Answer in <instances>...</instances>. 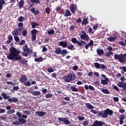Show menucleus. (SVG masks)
Instances as JSON below:
<instances>
[{
	"mask_svg": "<svg viewBox=\"0 0 126 126\" xmlns=\"http://www.w3.org/2000/svg\"><path fill=\"white\" fill-rule=\"evenodd\" d=\"M55 33V31L53 29H51L50 31L47 32L48 35H52Z\"/></svg>",
	"mask_w": 126,
	"mask_h": 126,
	"instance_id": "43",
	"label": "nucleus"
},
{
	"mask_svg": "<svg viewBox=\"0 0 126 126\" xmlns=\"http://www.w3.org/2000/svg\"><path fill=\"white\" fill-rule=\"evenodd\" d=\"M85 106L88 109H90V110H93L94 109V106L90 103H85Z\"/></svg>",
	"mask_w": 126,
	"mask_h": 126,
	"instance_id": "23",
	"label": "nucleus"
},
{
	"mask_svg": "<svg viewBox=\"0 0 126 126\" xmlns=\"http://www.w3.org/2000/svg\"><path fill=\"white\" fill-rule=\"evenodd\" d=\"M117 86L120 88H123V90L126 91V83L123 82H119Z\"/></svg>",
	"mask_w": 126,
	"mask_h": 126,
	"instance_id": "15",
	"label": "nucleus"
},
{
	"mask_svg": "<svg viewBox=\"0 0 126 126\" xmlns=\"http://www.w3.org/2000/svg\"><path fill=\"white\" fill-rule=\"evenodd\" d=\"M120 69H122L124 72H126V66H121L120 67Z\"/></svg>",
	"mask_w": 126,
	"mask_h": 126,
	"instance_id": "50",
	"label": "nucleus"
},
{
	"mask_svg": "<svg viewBox=\"0 0 126 126\" xmlns=\"http://www.w3.org/2000/svg\"><path fill=\"white\" fill-rule=\"evenodd\" d=\"M21 32H20L16 29H14V31L12 32V34L13 36H20Z\"/></svg>",
	"mask_w": 126,
	"mask_h": 126,
	"instance_id": "17",
	"label": "nucleus"
},
{
	"mask_svg": "<svg viewBox=\"0 0 126 126\" xmlns=\"http://www.w3.org/2000/svg\"><path fill=\"white\" fill-rule=\"evenodd\" d=\"M93 30L92 29V28L90 27L88 30L89 33H90V34H91V33L92 34H93L94 32H93Z\"/></svg>",
	"mask_w": 126,
	"mask_h": 126,
	"instance_id": "56",
	"label": "nucleus"
},
{
	"mask_svg": "<svg viewBox=\"0 0 126 126\" xmlns=\"http://www.w3.org/2000/svg\"><path fill=\"white\" fill-rule=\"evenodd\" d=\"M5 4V1L4 0H0V5H4Z\"/></svg>",
	"mask_w": 126,
	"mask_h": 126,
	"instance_id": "53",
	"label": "nucleus"
},
{
	"mask_svg": "<svg viewBox=\"0 0 126 126\" xmlns=\"http://www.w3.org/2000/svg\"><path fill=\"white\" fill-rule=\"evenodd\" d=\"M96 53L98 55V56H103V55H104V50H103V49H101V48H98L96 50Z\"/></svg>",
	"mask_w": 126,
	"mask_h": 126,
	"instance_id": "19",
	"label": "nucleus"
},
{
	"mask_svg": "<svg viewBox=\"0 0 126 126\" xmlns=\"http://www.w3.org/2000/svg\"><path fill=\"white\" fill-rule=\"evenodd\" d=\"M58 121L60 122H63V123H64L65 125H69L70 124V121L68 120V118H61L59 117L58 118Z\"/></svg>",
	"mask_w": 126,
	"mask_h": 126,
	"instance_id": "11",
	"label": "nucleus"
},
{
	"mask_svg": "<svg viewBox=\"0 0 126 126\" xmlns=\"http://www.w3.org/2000/svg\"><path fill=\"white\" fill-rule=\"evenodd\" d=\"M27 118H28V116H27V115L25 114H23L22 115V118H19L18 120L20 123H21V124H22V125H24V124L26 123V119H27Z\"/></svg>",
	"mask_w": 126,
	"mask_h": 126,
	"instance_id": "13",
	"label": "nucleus"
},
{
	"mask_svg": "<svg viewBox=\"0 0 126 126\" xmlns=\"http://www.w3.org/2000/svg\"><path fill=\"white\" fill-rule=\"evenodd\" d=\"M76 22L77 23H81V22H82V20H81V19L80 18H78L76 20Z\"/></svg>",
	"mask_w": 126,
	"mask_h": 126,
	"instance_id": "54",
	"label": "nucleus"
},
{
	"mask_svg": "<svg viewBox=\"0 0 126 126\" xmlns=\"http://www.w3.org/2000/svg\"><path fill=\"white\" fill-rule=\"evenodd\" d=\"M16 115L19 118H21V117L22 116L21 113L18 111L17 112Z\"/></svg>",
	"mask_w": 126,
	"mask_h": 126,
	"instance_id": "61",
	"label": "nucleus"
},
{
	"mask_svg": "<svg viewBox=\"0 0 126 126\" xmlns=\"http://www.w3.org/2000/svg\"><path fill=\"white\" fill-rule=\"evenodd\" d=\"M1 96H2L3 99H8V102H14V103H17V102H18V99H17V98L16 97H13V98H9V96H7L6 95V94L5 93H2L1 94Z\"/></svg>",
	"mask_w": 126,
	"mask_h": 126,
	"instance_id": "7",
	"label": "nucleus"
},
{
	"mask_svg": "<svg viewBox=\"0 0 126 126\" xmlns=\"http://www.w3.org/2000/svg\"><path fill=\"white\" fill-rule=\"evenodd\" d=\"M100 90L104 94H110V92L107 89L101 88Z\"/></svg>",
	"mask_w": 126,
	"mask_h": 126,
	"instance_id": "31",
	"label": "nucleus"
},
{
	"mask_svg": "<svg viewBox=\"0 0 126 126\" xmlns=\"http://www.w3.org/2000/svg\"><path fill=\"white\" fill-rule=\"evenodd\" d=\"M9 51L10 53L7 56V58L8 60H11L12 61H20V63L23 64L26 63L27 62L26 60L22 59L21 56L19 55L21 54V51H20V50H17L15 47L11 46Z\"/></svg>",
	"mask_w": 126,
	"mask_h": 126,
	"instance_id": "1",
	"label": "nucleus"
},
{
	"mask_svg": "<svg viewBox=\"0 0 126 126\" xmlns=\"http://www.w3.org/2000/svg\"><path fill=\"white\" fill-rule=\"evenodd\" d=\"M89 22H88V20L87 18H84L82 22V25H87L89 24Z\"/></svg>",
	"mask_w": 126,
	"mask_h": 126,
	"instance_id": "29",
	"label": "nucleus"
},
{
	"mask_svg": "<svg viewBox=\"0 0 126 126\" xmlns=\"http://www.w3.org/2000/svg\"><path fill=\"white\" fill-rule=\"evenodd\" d=\"M45 12H46L47 14H50L51 12V9L50 8V7H47L46 8Z\"/></svg>",
	"mask_w": 126,
	"mask_h": 126,
	"instance_id": "41",
	"label": "nucleus"
},
{
	"mask_svg": "<svg viewBox=\"0 0 126 126\" xmlns=\"http://www.w3.org/2000/svg\"><path fill=\"white\" fill-rule=\"evenodd\" d=\"M114 60H117L119 63H123L126 62V53L124 54H117L114 55Z\"/></svg>",
	"mask_w": 126,
	"mask_h": 126,
	"instance_id": "4",
	"label": "nucleus"
},
{
	"mask_svg": "<svg viewBox=\"0 0 126 126\" xmlns=\"http://www.w3.org/2000/svg\"><path fill=\"white\" fill-rule=\"evenodd\" d=\"M106 123L104 121H98L97 120L94 121L92 126H105Z\"/></svg>",
	"mask_w": 126,
	"mask_h": 126,
	"instance_id": "12",
	"label": "nucleus"
},
{
	"mask_svg": "<svg viewBox=\"0 0 126 126\" xmlns=\"http://www.w3.org/2000/svg\"><path fill=\"white\" fill-rule=\"evenodd\" d=\"M24 51L22 53L23 57H28V55H31L33 53L32 50L28 48V45L27 44H25L23 47Z\"/></svg>",
	"mask_w": 126,
	"mask_h": 126,
	"instance_id": "5",
	"label": "nucleus"
},
{
	"mask_svg": "<svg viewBox=\"0 0 126 126\" xmlns=\"http://www.w3.org/2000/svg\"><path fill=\"white\" fill-rule=\"evenodd\" d=\"M3 113H5V109L0 108V114H2Z\"/></svg>",
	"mask_w": 126,
	"mask_h": 126,
	"instance_id": "60",
	"label": "nucleus"
},
{
	"mask_svg": "<svg viewBox=\"0 0 126 126\" xmlns=\"http://www.w3.org/2000/svg\"><path fill=\"white\" fill-rule=\"evenodd\" d=\"M70 89L73 92H78V89L76 88L74 86H70Z\"/></svg>",
	"mask_w": 126,
	"mask_h": 126,
	"instance_id": "34",
	"label": "nucleus"
},
{
	"mask_svg": "<svg viewBox=\"0 0 126 126\" xmlns=\"http://www.w3.org/2000/svg\"><path fill=\"white\" fill-rule=\"evenodd\" d=\"M31 93L33 96H39V95H41V92L40 91H33Z\"/></svg>",
	"mask_w": 126,
	"mask_h": 126,
	"instance_id": "28",
	"label": "nucleus"
},
{
	"mask_svg": "<svg viewBox=\"0 0 126 126\" xmlns=\"http://www.w3.org/2000/svg\"><path fill=\"white\" fill-rule=\"evenodd\" d=\"M7 39L8 40L6 42V44H10V43H11V41L13 40V37H12L11 34H9L8 35Z\"/></svg>",
	"mask_w": 126,
	"mask_h": 126,
	"instance_id": "20",
	"label": "nucleus"
},
{
	"mask_svg": "<svg viewBox=\"0 0 126 126\" xmlns=\"http://www.w3.org/2000/svg\"><path fill=\"white\" fill-rule=\"evenodd\" d=\"M101 82L103 85H107L108 82L105 80H103V78H101Z\"/></svg>",
	"mask_w": 126,
	"mask_h": 126,
	"instance_id": "39",
	"label": "nucleus"
},
{
	"mask_svg": "<svg viewBox=\"0 0 126 126\" xmlns=\"http://www.w3.org/2000/svg\"><path fill=\"white\" fill-rule=\"evenodd\" d=\"M59 45L63 48H66L67 47V43L66 42L61 41L59 42Z\"/></svg>",
	"mask_w": 126,
	"mask_h": 126,
	"instance_id": "22",
	"label": "nucleus"
},
{
	"mask_svg": "<svg viewBox=\"0 0 126 126\" xmlns=\"http://www.w3.org/2000/svg\"><path fill=\"white\" fill-rule=\"evenodd\" d=\"M79 121H83L85 118L84 117H82V116H79L78 117Z\"/></svg>",
	"mask_w": 126,
	"mask_h": 126,
	"instance_id": "59",
	"label": "nucleus"
},
{
	"mask_svg": "<svg viewBox=\"0 0 126 126\" xmlns=\"http://www.w3.org/2000/svg\"><path fill=\"white\" fill-rule=\"evenodd\" d=\"M113 100L115 102H119V97H113Z\"/></svg>",
	"mask_w": 126,
	"mask_h": 126,
	"instance_id": "62",
	"label": "nucleus"
},
{
	"mask_svg": "<svg viewBox=\"0 0 126 126\" xmlns=\"http://www.w3.org/2000/svg\"><path fill=\"white\" fill-rule=\"evenodd\" d=\"M94 66L95 68H98V69H101V64L98 63H94Z\"/></svg>",
	"mask_w": 126,
	"mask_h": 126,
	"instance_id": "35",
	"label": "nucleus"
},
{
	"mask_svg": "<svg viewBox=\"0 0 126 126\" xmlns=\"http://www.w3.org/2000/svg\"><path fill=\"white\" fill-rule=\"evenodd\" d=\"M113 113V110L108 108L104 111H99L98 113V115L101 116L102 118H103V119H107L108 116L109 115L111 117Z\"/></svg>",
	"mask_w": 126,
	"mask_h": 126,
	"instance_id": "3",
	"label": "nucleus"
},
{
	"mask_svg": "<svg viewBox=\"0 0 126 126\" xmlns=\"http://www.w3.org/2000/svg\"><path fill=\"white\" fill-rule=\"evenodd\" d=\"M113 89L114 90H116V91H120V89H119V88L117 86L113 85L112 86Z\"/></svg>",
	"mask_w": 126,
	"mask_h": 126,
	"instance_id": "51",
	"label": "nucleus"
},
{
	"mask_svg": "<svg viewBox=\"0 0 126 126\" xmlns=\"http://www.w3.org/2000/svg\"><path fill=\"white\" fill-rule=\"evenodd\" d=\"M119 120H125V115L122 114L119 117Z\"/></svg>",
	"mask_w": 126,
	"mask_h": 126,
	"instance_id": "58",
	"label": "nucleus"
},
{
	"mask_svg": "<svg viewBox=\"0 0 126 126\" xmlns=\"http://www.w3.org/2000/svg\"><path fill=\"white\" fill-rule=\"evenodd\" d=\"M24 4H25V1L24 0H20V1L19 2V8H22V7L24 6Z\"/></svg>",
	"mask_w": 126,
	"mask_h": 126,
	"instance_id": "21",
	"label": "nucleus"
},
{
	"mask_svg": "<svg viewBox=\"0 0 126 126\" xmlns=\"http://www.w3.org/2000/svg\"><path fill=\"white\" fill-rule=\"evenodd\" d=\"M67 49H68V50H71V51H73V50H74L73 49V48H74V46L72 44L67 46Z\"/></svg>",
	"mask_w": 126,
	"mask_h": 126,
	"instance_id": "42",
	"label": "nucleus"
},
{
	"mask_svg": "<svg viewBox=\"0 0 126 126\" xmlns=\"http://www.w3.org/2000/svg\"><path fill=\"white\" fill-rule=\"evenodd\" d=\"M100 69H107V66L104 64H101Z\"/></svg>",
	"mask_w": 126,
	"mask_h": 126,
	"instance_id": "46",
	"label": "nucleus"
},
{
	"mask_svg": "<svg viewBox=\"0 0 126 126\" xmlns=\"http://www.w3.org/2000/svg\"><path fill=\"white\" fill-rule=\"evenodd\" d=\"M94 44V42L93 40H91L89 43L88 44V45H90V46H93V44Z\"/></svg>",
	"mask_w": 126,
	"mask_h": 126,
	"instance_id": "55",
	"label": "nucleus"
},
{
	"mask_svg": "<svg viewBox=\"0 0 126 126\" xmlns=\"http://www.w3.org/2000/svg\"><path fill=\"white\" fill-rule=\"evenodd\" d=\"M13 90H14V91H17L18 90H19V87L18 86H15L13 88Z\"/></svg>",
	"mask_w": 126,
	"mask_h": 126,
	"instance_id": "57",
	"label": "nucleus"
},
{
	"mask_svg": "<svg viewBox=\"0 0 126 126\" xmlns=\"http://www.w3.org/2000/svg\"><path fill=\"white\" fill-rule=\"evenodd\" d=\"M78 69V66L74 65L73 66V70H77Z\"/></svg>",
	"mask_w": 126,
	"mask_h": 126,
	"instance_id": "63",
	"label": "nucleus"
},
{
	"mask_svg": "<svg viewBox=\"0 0 126 126\" xmlns=\"http://www.w3.org/2000/svg\"><path fill=\"white\" fill-rule=\"evenodd\" d=\"M13 37L15 41L17 42V43H18V42H19L20 40V38H19V37H18V35L13 36Z\"/></svg>",
	"mask_w": 126,
	"mask_h": 126,
	"instance_id": "38",
	"label": "nucleus"
},
{
	"mask_svg": "<svg viewBox=\"0 0 126 126\" xmlns=\"http://www.w3.org/2000/svg\"><path fill=\"white\" fill-rule=\"evenodd\" d=\"M23 114H25V115H27V116H29L30 115L31 112L30 111H27V110H24L23 111Z\"/></svg>",
	"mask_w": 126,
	"mask_h": 126,
	"instance_id": "45",
	"label": "nucleus"
},
{
	"mask_svg": "<svg viewBox=\"0 0 126 126\" xmlns=\"http://www.w3.org/2000/svg\"><path fill=\"white\" fill-rule=\"evenodd\" d=\"M26 43V41L24 39H22L21 41H20L18 43V45L20 46H23V45H25V43Z\"/></svg>",
	"mask_w": 126,
	"mask_h": 126,
	"instance_id": "36",
	"label": "nucleus"
},
{
	"mask_svg": "<svg viewBox=\"0 0 126 126\" xmlns=\"http://www.w3.org/2000/svg\"><path fill=\"white\" fill-rule=\"evenodd\" d=\"M34 61L36 63H41L44 61V59L42 57L35 58Z\"/></svg>",
	"mask_w": 126,
	"mask_h": 126,
	"instance_id": "30",
	"label": "nucleus"
},
{
	"mask_svg": "<svg viewBox=\"0 0 126 126\" xmlns=\"http://www.w3.org/2000/svg\"><path fill=\"white\" fill-rule=\"evenodd\" d=\"M81 40H84V41H89V36L87 35L86 32H85L82 31L81 32Z\"/></svg>",
	"mask_w": 126,
	"mask_h": 126,
	"instance_id": "10",
	"label": "nucleus"
},
{
	"mask_svg": "<svg viewBox=\"0 0 126 126\" xmlns=\"http://www.w3.org/2000/svg\"><path fill=\"white\" fill-rule=\"evenodd\" d=\"M23 26H24V24L22 22H20L18 24V27H21L22 28H23Z\"/></svg>",
	"mask_w": 126,
	"mask_h": 126,
	"instance_id": "49",
	"label": "nucleus"
},
{
	"mask_svg": "<svg viewBox=\"0 0 126 126\" xmlns=\"http://www.w3.org/2000/svg\"><path fill=\"white\" fill-rule=\"evenodd\" d=\"M75 29V26L71 25V26L70 27V30H72L73 31V30H74Z\"/></svg>",
	"mask_w": 126,
	"mask_h": 126,
	"instance_id": "64",
	"label": "nucleus"
},
{
	"mask_svg": "<svg viewBox=\"0 0 126 126\" xmlns=\"http://www.w3.org/2000/svg\"><path fill=\"white\" fill-rule=\"evenodd\" d=\"M55 52L57 55H61L62 53V49L61 47H57L55 49Z\"/></svg>",
	"mask_w": 126,
	"mask_h": 126,
	"instance_id": "25",
	"label": "nucleus"
},
{
	"mask_svg": "<svg viewBox=\"0 0 126 126\" xmlns=\"http://www.w3.org/2000/svg\"><path fill=\"white\" fill-rule=\"evenodd\" d=\"M71 42L73 43V44H77L78 46H83V45H86V42L81 40L80 41L77 40L76 38L74 37L71 39Z\"/></svg>",
	"mask_w": 126,
	"mask_h": 126,
	"instance_id": "9",
	"label": "nucleus"
},
{
	"mask_svg": "<svg viewBox=\"0 0 126 126\" xmlns=\"http://www.w3.org/2000/svg\"><path fill=\"white\" fill-rule=\"evenodd\" d=\"M26 20L25 19V17L22 16H20L18 18V21H19V22H23V21Z\"/></svg>",
	"mask_w": 126,
	"mask_h": 126,
	"instance_id": "33",
	"label": "nucleus"
},
{
	"mask_svg": "<svg viewBox=\"0 0 126 126\" xmlns=\"http://www.w3.org/2000/svg\"><path fill=\"white\" fill-rule=\"evenodd\" d=\"M113 54H114V53H113V52L109 51H108V52L106 53L105 56L106 57H110L111 56V55H113Z\"/></svg>",
	"mask_w": 126,
	"mask_h": 126,
	"instance_id": "44",
	"label": "nucleus"
},
{
	"mask_svg": "<svg viewBox=\"0 0 126 126\" xmlns=\"http://www.w3.org/2000/svg\"><path fill=\"white\" fill-rule=\"evenodd\" d=\"M46 112L44 111H36L35 112V115L38 116V117H44L46 115Z\"/></svg>",
	"mask_w": 126,
	"mask_h": 126,
	"instance_id": "18",
	"label": "nucleus"
},
{
	"mask_svg": "<svg viewBox=\"0 0 126 126\" xmlns=\"http://www.w3.org/2000/svg\"><path fill=\"white\" fill-rule=\"evenodd\" d=\"M27 80H28V79L25 75H22L19 79V81H20L22 84L24 83V85H25V86L29 87L31 86V85L36 84V81H33V79L32 78L29 79L28 81H27Z\"/></svg>",
	"mask_w": 126,
	"mask_h": 126,
	"instance_id": "2",
	"label": "nucleus"
},
{
	"mask_svg": "<svg viewBox=\"0 0 126 126\" xmlns=\"http://www.w3.org/2000/svg\"><path fill=\"white\" fill-rule=\"evenodd\" d=\"M21 123L19 121H15L13 122L12 125H16L17 126H20Z\"/></svg>",
	"mask_w": 126,
	"mask_h": 126,
	"instance_id": "48",
	"label": "nucleus"
},
{
	"mask_svg": "<svg viewBox=\"0 0 126 126\" xmlns=\"http://www.w3.org/2000/svg\"><path fill=\"white\" fill-rule=\"evenodd\" d=\"M68 54V52H67V50L65 49H63L61 51V55L63 57H64V56L67 55Z\"/></svg>",
	"mask_w": 126,
	"mask_h": 126,
	"instance_id": "27",
	"label": "nucleus"
},
{
	"mask_svg": "<svg viewBox=\"0 0 126 126\" xmlns=\"http://www.w3.org/2000/svg\"><path fill=\"white\" fill-rule=\"evenodd\" d=\"M48 72H54V70L52 67H50L49 68L47 69Z\"/></svg>",
	"mask_w": 126,
	"mask_h": 126,
	"instance_id": "52",
	"label": "nucleus"
},
{
	"mask_svg": "<svg viewBox=\"0 0 126 126\" xmlns=\"http://www.w3.org/2000/svg\"><path fill=\"white\" fill-rule=\"evenodd\" d=\"M53 97V94H47L45 95V98H52Z\"/></svg>",
	"mask_w": 126,
	"mask_h": 126,
	"instance_id": "47",
	"label": "nucleus"
},
{
	"mask_svg": "<svg viewBox=\"0 0 126 126\" xmlns=\"http://www.w3.org/2000/svg\"><path fill=\"white\" fill-rule=\"evenodd\" d=\"M37 32H38V31H37L36 29H33L31 31V34H32V41H35L36 40V34L37 33Z\"/></svg>",
	"mask_w": 126,
	"mask_h": 126,
	"instance_id": "14",
	"label": "nucleus"
},
{
	"mask_svg": "<svg viewBox=\"0 0 126 126\" xmlns=\"http://www.w3.org/2000/svg\"><path fill=\"white\" fill-rule=\"evenodd\" d=\"M76 9H77V8L76 7V6H75L74 4H73V3L70 4V10L72 12V13L74 14V13H75V11H76Z\"/></svg>",
	"mask_w": 126,
	"mask_h": 126,
	"instance_id": "16",
	"label": "nucleus"
},
{
	"mask_svg": "<svg viewBox=\"0 0 126 126\" xmlns=\"http://www.w3.org/2000/svg\"><path fill=\"white\" fill-rule=\"evenodd\" d=\"M64 16L66 17H68V16H71V13L69 10L67 9L66 10L65 13H64Z\"/></svg>",
	"mask_w": 126,
	"mask_h": 126,
	"instance_id": "24",
	"label": "nucleus"
},
{
	"mask_svg": "<svg viewBox=\"0 0 126 126\" xmlns=\"http://www.w3.org/2000/svg\"><path fill=\"white\" fill-rule=\"evenodd\" d=\"M28 33V32H27V30H24L22 32V35L24 36V37H25L27 36Z\"/></svg>",
	"mask_w": 126,
	"mask_h": 126,
	"instance_id": "40",
	"label": "nucleus"
},
{
	"mask_svg": "<svg viewBox=\"0 0 126 126\" xmlns=\"http://www.w3.org/2000/svg\"><path fill=\"white\" fill-rule=\"evenodd\" d=\"M31 24L32 29L36 28V26H40V25H39V24L35 23V22H33V21L31 23Z\"/></svg>",
	"mask_w": 126,
	"mask_h": 126,
	"instance_id": "26",
	"label": "nucleus"
},
{
	"mask_svg": "<svg viewBox=\"0 0 126 126\" xmlns=\"http://www.w3.org/2000/svg\"><path fill=\"white\" fill-rule=\"evenodd\" d=\"M117 39V36H115L114 37L110 36L108 38V41H110V42H114Z\"/></svg>",
	"mask_w": 126,
	"mask_h": 126,
	"instance_id": "32",
	"label": "nucleus"
},
{
	"mask_svg": "<svg viewBox=\"0 0 126 126\" xmlns=\"http://www.w3.org/2000/svg\"><path fill=\"white\" fill-rule=\"evenodd\" d=\"M75 76L74 74L70 73L67 74L63 79L64 80L65 82H70V81H72V80L75 79Z\"/></svg>",
	"mask_w": 126,
	"mask_h": 126,
	"instance_id": "6",
	"label": "nucleus"
},
{
	"mask_svg": "<svg viewBox=\"0 0 126 126\" xmlns=\"http://www.w3.org/2000/svg\"><path fill=\"white\" fill-rule=\"evenodd\" d=\"M31 2H32V3H36V4L41 2L40 0H31Z\"/></svg>",
	"mask_w": 126,
	"mask_h": 126,
	"instance_id": "37",
	"label": "nucleus"
},
{
	"mask_svg": "<svg viewBox=\"0 0 126 126\" xmlns=\"http://www.w3.org/2000/svg\"><path fill=\"white\" fill-rule=\"evenodd\" d=\"M32 6H33V4H30V6L28 7V10L31 11L34 15H38L40 13L39 10H36L35 7H32Z\"/></svg>",
	"mask_w": 126,
	"mask_h": 126,
	"instance_id": "8",
	"label": "nucleus"
}]
</instances>
